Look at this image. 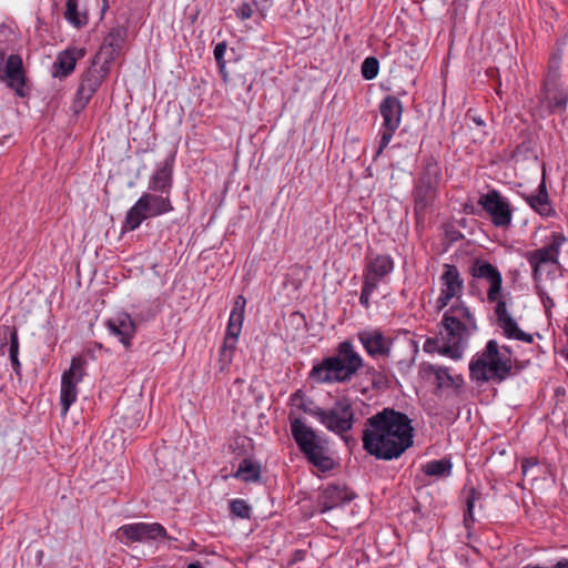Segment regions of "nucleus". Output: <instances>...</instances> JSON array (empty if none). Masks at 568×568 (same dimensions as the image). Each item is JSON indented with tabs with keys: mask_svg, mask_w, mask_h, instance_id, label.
I'll return each mask as SVG.
<instances>
[{
	"mask_svg": "<svg viewBox=\"0 0 568 568\" xmlns=\"http://www.w3.org/2000/svg\"><path fill=\"white\" fill-rule=\"evenodd\" d=\"M440 326L442 338L448 343L444 348L446 357L460 359L469 336L477 328L474 315L464 302H459L444 313Z\"/></svg>",
	"mask_w": 568,
	"mask_h": 568,
	"instance_id": "nucleus-4",
	"label": "nucleus"
},
{
	"mask_svg": "<svg viewBox=\"0 0 568 568\" xmlns=\"http://www.w3.org/2000/svg\"><path fill=\"white\" fill-rule=\"evenodd\" d=\"M253 14V10L248 3H243L237 10V17L241 20L250 19Z\"/></svg>",
	"mask_w": 568,
	"mask_h": 568,
	"instance_id": "nucleus-42",
	"label": "nucleus"
},
{
	"mask_svg": "<svg viewBox=\"0 0 568 568\" xmlns=\"http://www.w3.org/2000/svg\"><path fill=\"white\" fill-rule=\"evenodd\" d=\"M125 37L126 30L124 28L116 27L111 29L94 59L110 67L121 53Z\"/></svg>",
	"mask_w": 568,
	"mask_h": 568,
	"instance_id": "nucleus-21",
	"label": "nucleus"
},
{
	"mask_svg": "<svg viewBox=\"0 0 568 568\" xmlns=\"http://www.w3.org/2000/svg\"><path fill=\"white\" fill-rule=\"evenodd\" d=\"M246 300L239 295L234 300V305L230 314L224 342L221 347V359L225 364H230L236 349L237 338L242 331L244 321Z\"/></svg>",
	"mask_w": 568,
	"mask_h": 568,
	"instance_id": "nucleus-10",
	"label": "nucleus"
},
{
	"mask_svg": "<svg viewBox=\"0 0 568 568\" xmlns=\"http://www.w3.org/2000/svg\"><path fill=\"white\" fill-rule=\"evenodd\" d=\"M187 568H202L199 562H193L187 566Z\"/></svg>",
	"mask_w": 568,
	"mask_h": 568,
	"instance_id": "nucleus-46",
	"label": "nucleus"
},
{
	"mask_svg": "<svg viewBox=\"0 0 568 568\" xmlns=\"http://www.w3.org/2000/svg\"><path fill=\"white\" fill-rule=\"evenodd\" d=\"M537 463L532 459H525L521 464V469L524 474H527L528 468L535 466Z\"/></svg>",
	"mask_w": 568,
	"mask_h": 568,
	"instance_id": "nucleus-44",
	"label": "nucleus"
},
{
	"mask_svg": "<svg viewBox=\"0 0 568 568\" xmlns=\"http://www.w3.org/2000/svg\"><path fill=\"white\" fill-rule=\"evenodd\" d=\"M529 205L537 211L540 215H550L552 209L548 199L545 183L541 182L537 194H532L528 197Z\"/></svg>",
	"mask_w": 568,
	"mask_h": 568,
	"instance_id": "nucleus-30",
	"label": "nucleus"
},
{
	"mask_svg": "<svg viewBox=\"0 0 568 568\" xmlns=\"http://www.w3.org/2000/svg\"><path fill=\"white\" fill-rule=\"evenodd\" d=\"M440 181V168L438 163L434 160L426 161L422 175L417 180L418 183L424 185H429L435 189L438 187Z\"/></svg>",
	"mask_w": 568,
	"mask_h": 568,
	"instance_id": "nucleus-32",
	"label": "nucleus"
},
{
	"mask_svg": "<svg viewBox=\"0 0 568 568\" xmlns=\"http://www.w3.org/2000/svg\"><path fill=\"white\" fill-rule=\"evenodd\" d=\"M511 352L500 347L495 339L487 342L485 348L477 352L469 363V378L478 385L501 383L511 375Z\"/></svg>",
	"mask_w": 568,
	"mask_h": 568,
	"instance_id": "nucleus-3",
	"label": "nucleus"
},
{
	"mask_svg": "<svg viewBox=\"0 0 568 568\" xmlns=\"http://www.w3.org/2000/svg\"><path fill=\"white\" fill-rule=\"evenodd\" d=\"M173 159L165 160L159 164L155 172L151 175L149 181V190L152 192H160L164 196H170L172 189V171Z\"/></svg>",
	"mask_w": 568,
	"mask_h": 568,
	"instance_id": "nucleus-26",
	"label": "nucleus"
},
{
	"mask_svg": "<svg viewBox=\"0 0 568 568\" xmlns=\"http://www.w3.org/2000/svg\"><path fill=\"white\" fill-rule=\"evenodd\" d=\"M79 0H67L64 18L65 20L75 27L81 29L88 24V13L85 11H79Z\"/></svg>",
	"mask_w": 568,
	"mask_h": 568,
	"instance_id": "nucleus-31",
	"label": "nucleus"
},
{
	"mask_svg": "<svg viewBox=\"0 0 568 568\" xmlns=\"http://www.w3.org/2000/svg\"><path fill=\"white\" fill-rule=\"evenodd\" d=\"M171 211H173V205L170 196L145 192L128 211L123 223V230L134 231L146 219L163 215Z\"/></svg>",
	"mask_w": 568,
	"mask_h": 568,
	"instance_id": "nucleus-8",
	"label": "nucleus"
},
{
	"mask_svg": "<svg viewBox=\"0 0 568 568\" xmlns=\"http://www.w3.org/2000/svg\"><path fill=\"white\" fill-rule=\"evenodd\" d=\"M291 432L300 450L321 471L333 469L334 459L328 455L327 440L300 418H292Z\"/></svg>",
	"mask_w": 568,
	"mask_h": 568,
	"instance_id": "nucleus-6",
	"label": "nucleus"
},
{
	"mask_svg": "<svg viewBox=\"0 0 568 568\" xmlns=\"http://www.w3.org/2000/svg\"><path fill=\"white\" fill-rule=\"evenodd\" d=\"M6 331L9 333L10 336V355H18L19 353V339H18V331L16 327H7Z\"/></svg>",
	"mask_w": 568,
	"mask_h": 568,
	"instance_id": "nucleus-40",
	"label": "nucleus"
},
{
	"mask_svg": "<svg viewBox=\"0 0 568 568\" xmlns=\"http://www.w3.org/2000/svg\"><path fill=\"white\" fill-rule=\"evenodd\" d=\"M363 358L349 341L338 344L336 354L313 366L310 377L321 384L346 383L362 368Z\"/></svg>",
	"mask_w": 568,
	"mask_h": 568,
	"instance_id": "nucleus-5",
	"label": "nucleus"
},
{
	"mask_svg": "<svg viewBox=\"0 0 568 568\" xmlns=\"http://www.w3.org/2000/svg\"><path fill=\"white\" fill-rule=\"evenodd\" d=\"M84 55V48H69L59 53L52 67L53 77H68L74 70L77 61L82 59Z\"/></svg>",
	"mask_w": 568,
	"mask_h": 568,
	"instance_id": "nucleus-25",
	"label": "nucleus"
},
{
	"mask_svg": "<svg viewBox=\"0 0 568 568\" xmlns=\"http://www.w3.org/2000/svg\"><path fill=\"white\" fill-rule=\"evenodd\" d=\"M469 274L473 277V281L469 283L471 294L480 295V292L476 293V281L484 280L488 284L487 301L496 304L495 315L497 324L504 334L508 338L531 343L532 336L523 332L507 311V303L501 293L503 276L498 268L485 260L475 258L469 266Z\"/></svg>",
	"mask_w": 568,
	"mask_h": 568,
	"instance_id": "nucleus-2",
	"label": "nucleus"
},
{
	"mask_svg": "<svg viewBox=\"0 0 568 568\" xmlns=\"http://www.w3.org/2000/svg\"><path fill=\"white\" fill-rule=\"evenodd\" d=\"M0 80L6 81L7 85L12 89L18 97L24 98L27 95L26 71L22 58L19 54H10L7 58L3 73L0 74Z\"/></svg>",
	"mask_w": 568,
	"mask_h": 568,
	"instance_id": "nucleus-20",
	"label": "nucleus"
},
{
	"mask_svg": "<svg viewBox=\"0 0 568 568\" xmlns=\"http://www.w3.org/2000/svg\"><path fill=\"white\" fill-rule=\"evenodd\" d=\"M567 93L560 89L555 79H547L542 90V102L547 103L552 112L561 111L566 108Z\"/></svg>",
	"mask_w": 568,
	"mask_h": 568,
	"instance_id": "nucleus-27",
	"label": "nucleus"
},
{
	"mask_svg": "<svg viewBox=\"0 0 568 568\" xmlns=\"http://www.w3.org/2000/svg\"><path fill=\"white\" fill-rule=\"evenodd\" d=\"M225 52H226V43L225 42H220L215 45L214 58L217 63L219 70L223 74L224 78L226 77L225 60H224Z\"/></svg>",
	"mask_w": 568,
	"mask_h": 568,
	"instance_id": "nucleus-38",
	"label": "nucleus"
},
{
	"mask_svg": "<svg viewBox=\"0 0 568 568\" xmlns=\"http://www.w3.org/2000/svg\"><path fill=\"white\" fill-rule=\"evenodd\" d=\"M4 61V54L0 53V74H2V63Z\"/></svg>",
	"mask_w": 568,
	"mask_h": 568,
	"instance_id": "nucleus-45",
	"label": "nucleus"
},
{
	"mask_svg": "<svg viewBox=\"0 0 568 568\" xmlns=\"http://www.w3.org/2000/svg\"><path fill=\"white\" fill-rule=\"evenodd\" d=\"M394 267L395 263L390 255L368 253L365 257L363 281L378 286L379 283L386 282Z\"/></svg>",
	"mask_w": 568,
	"mask_h": 568,
	"instance_id": "nucleus-15",
	"label": "nucleus"
},
{
	"mask_svg": "<svg viewBox=\"0 0 568 568\" xmlns=\"http://www.w3.org/2000/svg\"><path fill=\"white\" fill-rule=\"evenodd\" d=\"M379 112L383 118V124L376 156H379L384 149L389 144L394 133L400 124L403 113L402 102L394 95H387L379 104Z\"/></svg>",
	"mask_w": 568,
	"mask_h": 568,
	"instance_id": "nucleus-9",
	"label": "nucleus"
},
{
	"mask_svg": "<svg viewBox=\"0 0 568 568\" xmlns=\"http://www.w3.org/2000/svg\"><path fill=\"white\" fill-rule=\"evenodd\" d=\"M234 477L245 481H258L261 478V465L251 458H244L240 462L239 468L234 474Z\"/></svg>",
	"mask_w": 568,
	"mask_h": 568,
	"instance_id": "nucleus-29",
	"label": "nucleus"
},
{
	"mask_svg": "<svg viewBox=\"0 0 568 568\" xmlns=\"http://www.w3.org/2000/svg\"><path fill=\"white\" fill-rule=\"evenodd\" d=\"M464 292V280L457 266L444 264L439 276V295L436 300V310L443 311L453 298L460 300Z\"/></svg>",
	"mask_w": 568,
	"mask_h": 568,
	"instance_id": "nucleus-11",
	"label": "nucleus"
},
{
	"mask_svg": "<svg viewBox=\"0 0 568 568\" xmlns=\"http://www.w3.org/2000/svg\"><path fill=\"white\" fill-rule=\"evenodd\" d=\"M414 428L409 417L393 408L367 418L363 430V448L377 459L400 457L412 445Z\"/></svg>",
	"mask_w": 568,
	"mask_h": 568,
	"instance_id": "nucleus-1",
	"label": "nucleus"
},
{
	"mask_svg": "<svg viewBox=\"0 0 568 568\" xmlns=\"http://www.w3.org/2000/svg\"><path fill=\"white\" fill-rule=\"evenodd\" d=\"M450 469L452 464L446 459L432 460L424 466V473L428 476H448Z\"/></svg>",
	"mask_w": 568,
	"mask_h": 568,
	"instance_id": "nucleus-34",
	"label": "nucleus"
},
{
	"mask_svg": "<svg viewBox=\"0 0 568 568\" xmlns=\"http://www.w3.org/2000/svg\"><path fill=\"white\" fill-rule=\"evenodd\" d=\"M231 513L240 518H248L251 508L243 499H234L230 504Z\"/></svg>",
	"mask_w": 568,
	"mask_h": 568,
	"instance_id": "nucleus-37",
	"label": "nucleus"
},
{
	"mask_svg": "<svg viewBox=\"0 0 568 568\" xmlns=\"http://www.w3.org/2000/svg\"><path fill=\"white\" fill-rule=\"evenodd\" d=\"M379 70L378 60L375 57H367L361 67L362 75L365 80H373L377 77Z\"/></svg>",
	"mask_w": 568,
	"mask_h": 568,
	"instance_id": "nucleus-36",
	"label": "nucleus"
},
{
	"mask_svg": "<svg viewBox=\"0 0 568 568\" xmlns=\"http://www.w3.org/2000/svg\"><path fill=\"white\" fill-rule=\"evenodd\" d=\"M464 494H465V498H466V511L464 515V521H465L466 527H469L470 524L475 521L474 507H475V503L480 499L481 494L479 490H477L474 487L465 489Z\"/></svg>",
	"mask_w": 568,
	"mask_h": 568,
	"instance_id": "nucleus-33",
	"label": "nucleus"
},
{
	"mask_svg": "<svg viewBox=\"0 0 568 568\" xmlns=\"http://www.w3.org/2000/svg\"><path fill=\"white\" fill-rule=\"evenodd\" d=\"M565 241L566 239L564 235L554 233L547 245L527 254V260L532 267V276L536 282L540 278L541 265L557 263L559 248Z\"/></svg>",
	"mask_w": 568,
	"mask_h": 568,
	"instance_id": "nucleus-17",
	"label": "nucleus"
},
{
	"mask_svg": "<svg viewBox=\"0 0 568 568\" xmlns=\"http://www.w3.org/2000/svg\"><path fill=\"white\" fill-rule=\"evenodd\" d=\"M298 399H302L301 390H297L291 396V402L314 416L329 432L342 436L353 428L355 414L349 398L345 396L339 397L335 400L333 406L327 409L322 407L306 409L303 404H297Z\"/></svg>",
	"mask_w": 568,
	"mask_h": 568,
	"instance_id": "nucleus-7",
	"label": "nucleus"
},
{
	"mask_svg": "<svg viewBox=\"0 0 568 568\" xmlns=\"http://www.w3.org/2000/svg\"><path fill=\"white\" fill-rule=\"evenodd\" d=\"M478 204L490 215L491 222L496 226L505 227L511 222V211L509 203L501 197L500 193L496 190L483 194Z\"/></svg>",
	"mask_w": 568,
	"mask_h": 568,
	"instance_id": "nucleus-19",
	"label": "nucleus"
},
{
	"mask_svg": "<svg viewBox=\"0 0 568 568\" xmlns=\"http://www.w3.org/2000/svg\"><path fill=\"white\" fill-rule=\"evenodd\" d=\"M377 288V286H374L369 283H366L363 281V286H362V292H361V296H359V302L361 304L365 307V308H368L369 307V298H371V295L373 294V292Z\"/></svg>",
	"mask_w": 568,
	"mask_h": 568,
	"instance_id": "nucleus-39",
	"label": "nucleus"
},
{
	"mask_svg": "<svg viewBox=\"0 0 568 568\" xmlns=\"http://www.w3.org/2000/svg\"><path fill=\"white\" fill-rule=\"evenodd\" d=\"M85 359L81 357H73L70 368L62 374L60 399L63 416L68 414L70 406L77 400V386L85 375Z\"/></svg>",
	"mask_w": 568,
	"mask_h": 568,
	"instance_id": "nucleus-12",
	"label": "nucleus"
},
{
	"mask_svg": "<svg viewBox=\"0 0 568 568\" xmlns=\"http://www.w3.org/2000/svg\"><path fill=\"white\" fill-rule=\"evenodd\" d=\"M103 2H104V8L103 9H105L108 7L106 0H103Z\"/></svg>",
	"mask_w": 568,
	"mask_h": 568,
	"instance_id": "nucleus-48",
	"label": "nucleus"
},
{
	"mask_svg": "<svg viewBox=\"0 0 568 568\" xmlns=\"http://www.w3.org/2000/svg\"><path fill=\"white\" fill-rule=\"evenodd\" d=\"M437 189L416 182L414 190V212L420 216L433 203Z\"/></svg>",
	"mask_w": 568,
	"mask_h": 568,
	"instance_id": "nucleus-28",
	"label": "nucleus"
},
{
	"mask_svg": "<svg viewBox=\"0 0 568 568\" xmlns=\"http://www.w3.org/2000/svg\"><path fill=\"white\" fill-rule=\"evenodd\" d=\"M475 121H476V123H477V124H479V125H480V124H483V121H481V120H479V119H475Z\"/></svg>",
	"mask_w": 568,
	"mask_h": 568,
	"instance_id": "nucleus-47",
	"label": "nucleus"
},
{
	"mask_svg": "<svg viewBox=\"0 0 568 568\" xmlns=\"http://www.w3.org/2000/svg\"><path fill=\"white\" fill-rule=\"evenodd\" d=\"M420 375L435 385L436 394L444 389L459 390L464 385V378L459 374H453L448 367L423 363L419 367Z\"/></svg>",
	"mask_w": 568,
	"mask_h": 568,
	"instance_id": "nucleus-14",
	"label": "nucleus"
},
{
	"mask_svg": "<svg viewBox=\"0 0 568 568\" xmlns=\"http://www.w3.org/2000/svg\"><path fill=\"white\" fill-rule=\"evenodd\" d=\"M10 361H11L13 371L17 374H20L21 364H20V361L18 358V355H10Z\"/></svg>",
	"mask_w": 568,
	"mask_h": 568,
	"instance_id": "nucleus-43",
	"label": "nucleus"
},
{
	"mask_svg": "<svg viewBox=\"0 0 568 568\" xmlns=\"http://www.w3.org/2000/svg\"><path fill=\"white\" fill-rule=\"evenodd\" d=\"M417 353V344L412 339H406L396 347L393 346L392 355L386 358H389L402 374H406L413 367Z\"/></svg>",
	"mask_w": 568,
	"mask_h": 568,
	"instance_id": "nucleus-23",
	"label": "nucleus"
},
{
	"mask_svg": "<svg viewBox=\"0 0 568 568\" xmlns=\"http://www.w3.org/2000/svg\"><path fill=\"white\" fill-rule=\"evenodd\" d=\"M357 338L373 358H386L392 355L394 339L386 336L379 328L359 331Z\"/></svg>",
	"mask_w": 568,
	"mask_h": 568,
	"instance_id": "nucleus-18",
	"label": "nucleus"
},
{
	"mask_svg": "<svg viewBox=\"0 0 568 568\" xmlns=\"http://www.w3.org/2000/svg\"><path fill=\"white\" fill-rule=\"evenodd\" d=\"M99 62V60L94 59L91 67L82 75L74 101V104L80 109H83L89 103L110 71L109 65L102 62L98 65Z\"/></svg>",
	"mask_w": 568,
	"mask_h": 568,
	"instance_id": "nucleus-13",
	"label": "nucleus"
},
{
	"mask_svg": "<svg viewBox=\"0 0 568 568\" xmlns=\"http://www.w3.org/2000/svg\"><path fill=\"white\" fill-rule=\"evenodd\" d=\"M355 494L345 486L328 485L320 495L318 505L325 513L352 501Z\"/></svg>",
	"mask_w": 568,
	"mask_h": 568,
	"instance_id": "nucleus-22",
	"label": "nucleus"
},
{
	"mask_svg": "<svg viewBox=\"0 0 568 568\" xmlns=\"http://www.w3.org/2000/svg\"><path fill=\"white\" fill-rule=\"evenodd\" d=\"M119 539L124 542H148L165 538V528L158 523H135L124 525L118 530Z\"/></svg>",
	"mask_w": 568,
	"mask_h": 568,
	"instance_id": "nucleus-16",
	"label": "nucleus"
},
{
	"mask_svg": "<svg viewBox=\"0 0 568 568\" xmlns=\"http://www.w3.org/2000/svg\"><path fill=\"white\" fill-rule=\"evenodd\" d=\"M447 346L448 343L444 341L439 334L438 337H428L424 343L423 349L428 354L438 353L439 355L446 356L444 348Z\"/></svg>",
	"mask_w": 568,
	"mask_h": 568,
	"instance_id": "nucleus-35",
	"label": "nucleus"
},
{
	"mask_svg": "<svg viewBox=\"0 0 568 568\" xmlns=\"http://www.w3.org/2000/svg\"><path fill=\"white\" fill-rule=\"evenodd\" d=\"M536 290L546 311H549L555 305L552 298L549 297V295L545 292V290L541 286L536 285Z\"/></svg>",
	"mask_w": 568,
	"mask_h": 568,
	"instance_id": "nucleus-41",
	"label": "nucleus"
},
{
	"mask_svg": "<svg viewBox=\"0 0 568 568\" xmlns=\"http://www.w3.org/2000/svg\"><path fill=\"white\" fill-rule=\"evenodd\" d=\"M109 332L119 338V341L129 348L135 334L136 327L134 321L128 313H120L106 321Z\"/></svg>",
	"mask_w": 568,
	"mask_h": 568,
	"instance_id": "nucleus-24",
	"label": "nucleus"
}]
</instances>
